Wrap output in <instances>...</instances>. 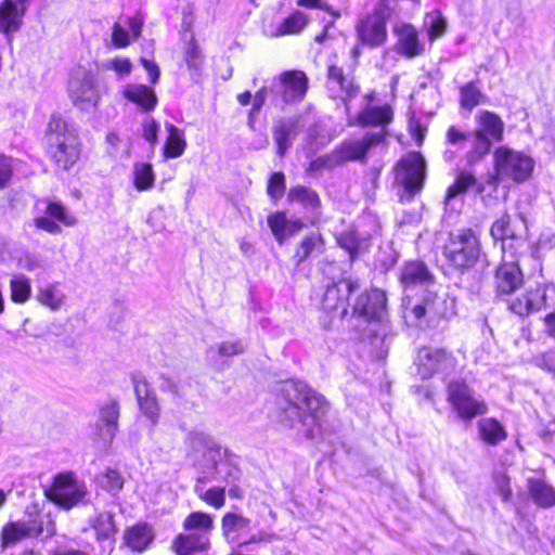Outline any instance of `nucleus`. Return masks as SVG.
<instances>
[{"mask_svg": "<svg viewBox=\"0 0 555 555\" xmlns=\"http://www.w3.org/2000/svg\"><path fill=\"white\" fill-rule=\"evenodd\" d=\"M165 127L168 132V137L164 146V156L166 158H176L181 156L186 147V141L183 138L182 131L170 122H167Z\"/></svg>", "mask_w": 555, "mask_h": 555, "instance_id": "72a5a7b5", "label": "nucleus"}, {"mask_svg": "<svg viewBox=\"0 0 555 555\" xmlns=\"http://www.w3.org/2000/svg\"><path fill=\"white\" fill-rule=\"evenodd\" d=\"M532 361L537 366L555 373V349L533 357Z\"/></svg>", "mask_w": 555, "mask_h": 555, "instance_id": "680f3d73", "label": "nucleus"}, {"mask_svg": "<svg viewBox=\"0 0 555 555\" xmlns=\"http://www.w3.org/2000/svg\"><path fill=\"white\" fill-rule=\"evenodd\" d=\"M327 85L331 90L337 86L347 98H353L357 94L358 87L353 85L351 79L345 76L343 68L331 65L327 69Z\"/></svg>", "mask_w": 555, "mask_h": 555, "instance_id": "e433bc0d", "label": "nucleus"}, {"mask_svg": "<svg viewBox=\"0 0 555 555\" xmlns=\"http://www.w3.org/2000/svg\"><path fill=\"white\" fill-rule=\"evenodd\" d=\"M183 529L196 533H208L214 529V518L203 512H192L183 520Z\"/></svg>", "mask_w": 555, "mask_h": 555, "instance_id": "4c0bfd02", "label": "nucleus"}, {"mask_svg": "<svg viewBox=\"0 0 555 555\" xmlns=\"http://www.w3.org/2000/svg\"><path fill=\"white\" fill-rule=\"evenodd\" d=\"M30 295L28 278L23 274L14 275L11 280V297L15 302H24Z\"/></svg>", "mask_w": 555, "mask_h": 555, "instance_id": "de8ad7c7", "label": "nucleus"}, {"mask_svg": "<svg viewBox=\"0 0 555 555\" xmlns=\"http://www.w3.org/2000/svg\"><path fill=\"white\" fill-rule=\"evenodd\" d=\"M393 119V111L389 105L373 106L366 105L358 115V122L362 127L383 126L390 124Z\"/></svg>", "mask_w": 555, "mask_h": 555, "instance_id": "cd10ccee", "label": "nucleus"}, {"mask_svg": "<svg viewBox=\"0 0 555 555\" xmlns=\"http://www.w3.org/2000/svg\"><path fill=\"white\" fill-rule=\"evenodd\" d=\"M288 199L302 205L308 211H310L312 217H318L320 215V197L315 191L309 188L302 185L292 188L288 192Z\"/></svg>", "mask_w": 555, "mask_h": 555, "instance_id": "c756f323", "label": "nucleus"}, {"mask_svg": "<svg viewBox=\"0 0 555 555\" xmlns=\"http://www.w3.org/2000/svg\"><path fill=\"white\" fill-rule=\"evenodd\" d=\"M185 62L189 66V68L192 69H199V66L202 64V54L199 48L192 43L188 47L185 52Z\"/></svg>", "mask_w": 555, "mask_h": 555, "instance_id": "0e129e2a", "label": "nucleus"}, {"mask_svg": "<svg viewBox=\"0 0 555 555\" xmlns=\"http://www.w3.org/2000/svg\"><path fill=\"white\" fill-rule=\"evenodd\" d=\"M159 388L162 391H167L172 395L175 399H180L182 397L181 388L178 383H176L171 377L162 375L160 376Z\"/></svg>", "mask_w": 555, "mask_h": 555, "instance_id": "774afa93", "label": "nucleus"}, {"mask_svg": "<svg viewBox=\"0 0 555 555\" xmlns=\"http://www.w3.org/2000/svg\"><path fill=\"white\" fill-rule=\"evenodd\" d=\"M268 88L285 104L300 102L308 89V77L301 70H286L274 78Z\"/></svg>", "mask_w": 555, "mask_h": 555, "instance_id": "9b49d317", "label": "nucleus"}, {"mask_svg": "<svg viewBox=\"0 0 555 555\" xmlns=\"http://www.w3.org/2000/svg\"><path fill=\"white\" fill-rule=\"evenodd\" d=\"M209 545L208 535L192 531L179 533L173 541V547L178 555H190L194 551H206Z\"/></svg>", "mask_w": 555, "mask_h": 555, "instance_id": "a878e982", "label": "nucleus"}, {"mask_svg": "<svg viewBox=\"0 0 555 555\" xmlns=\"http://www.w3.org/2000/svg\"><path fill=\"white\" fill-rule=\"evenodd\" d=\"M185 442L194 452L197 453L218 451L220 449L215 439L209 434L202 430L190 431L186 436Z\"/></svg>", "mask_w": 555, "mask_h": 555, "instance_id": "ea45409f", "label": "nucleus"}, {"mask_svg": "<svg viewBox=\"0 0 555 555\" xmlns=\"http://www.w3.org/2000/svg\"><path fill=\"white\" fill-rule=\"evenodd\" d=\"M526 229L527 222L524 214L520 212L516 217H513L509 214L504 212L492 223L490 234L494 240L504 242L507 238H520ZM502 249L505 251V243L502 244Z\"/></svg>", "mask_w": 555, "mask_h": 555, "instance_id": "6ab92c4d", "label": "nucleus"}, {"mask_svg": "<svg viewBox=\"0 0 555 555\" xmlns=\"http://www.w3.org/2000/svg\"><path fill=\"white\" fill-rule=\"evenodd\" d=\"M90 525L95 532V539L98 542L114 540V537L117 533L114 514L111 512L96 514L90 520Z\"/></svg>", "mask_w": 555, "mask_h": 555, "instance_id": "7c9ffc66", "label": "nucleus"}, {"mask_svg": "<svg viewBox=\"0 0 555 555\" xmlns=\"http://www.w3.org/2000/svg\"><path fill=\"white\" fill-rule=\"evenodd\" d=\"M307 24V16L297 11L287 18H285L282 24L276 29V36H283L287 34H296L299 33Z\"/></svg>", "mask_w": 555, "mask_h": 555, "instance_id": "a18cd8bd", "label": "nucleus"}, {"mask_svg": "<svg viewBox=\"0 0 555 555\" xmlns=\"http://www.w3.org/2000/svg\"><path fill=\"white\" fill-rule=\"evenodd\" d=\"M216 351L220 357H232L240 354L244 351V345L241 340H227L222 341L216 347H210L209 352Z\"/></svg>", "mask_w": 555, "mask_h": 555, "instance_id": "603ef678", "label": "nucleus"}, {"mask_svg": "<svg viewBox=\"0 0 555 555\" xmlns=\"http://www.w3.org/2000/svg\"><path fill=\"white\" fill-rule=\"evenodd\" d=\"M322 244L323 240L320 234L311 233L305 236L294 256L296 263L299 264L305 261Z\"/></svg>", "mask_w": 555, "mask_h": 555, "instance_id": "c03bdc74", "label": "nucleus"}, {"mask_svg": "<svg viewBox=\"0 0 555 555\" xmlns=\"http://www.w3.org/2000/svg\"><path fill=\"white\" fill-rule=\"evenodd\" d=\"M46 496L64 509H70L79 503H83L88 490L82 481H79L70 472L57 474L53 478L52 486L44 490Z\"/></svg>", "mask_w": 555, "mask_h": 555, "instance_id": "6e6552de", "label": "nucleus"}, {"mask_svg": "<svg viewBox=\"0 0 555 555\" xmlns=\"http://www.w3.org/2000/svg\"><path fill=\"white\" fill-rule=\"evenodd\" d=\"M267 221L279 244H283L286 238L299 231L302 227L299 220H288L284 211H276L269 215Z\"/></svg>", "mask_w": 555, "mask_h": 555, "instance_id": "393cba45", "label": "nucleus"}, {"mask_svg": "<svg viewBox=\"0 0 555 555\" xmlns=\"http://www.w3.org/2000/svg\"><path fill=\"white\" fill-rule=\"evenodd\" d=\"M477 180L473 172L460 170L454 182L447 189L446 204H449L456 196L466 193V191L476 185Z\"/></svg>", "mask_w": 555, "mask_h": 555, "instance_id": "58836bf2", "label": "nucleus"}, {"mask_svg": "<svg viewBox=\"0 0 555 555\" xmlns=\"http://www.w3.org/2000/svg\"><path fill=\"white\" fill-rule=\"evenodd\" d=\"M545 289L535 285L528 287L524 294L514 298L508 308L512 312L519 317H527L535 310H540L545 304Z\"/></svg>", "mask_w": 555, "mask_h": 555, "instance_id": "4be33fe9", "label": "nucleus"}, {"mask_svg": "<svg viewBox=\"0 0 555 555\" xmlns=\"http://www.w3.org/2000/svg\"><path fill=\"white\" fill-rule=\"evenodd\" d=\"M481 256V242L470 228L451 231L443 245V257L456 270L466 271L474 268Z\"/></svg>", "mask_w": 555, "mask_h": 555, "instance_id": "20e7f679", "label": "nucleus"}, {"mask_svg": "<svg viewBox=\"0 0 555 555\" xmlns=\"http://www.w3.org/2000/svg\"><path fill=\"white\" fill-rule=\"evenodd\" d=\"M69 96L75 106L81 111H90L95 107L99 100V91L94 78L86 70H78L68 83Z\"/></svg>", "mask_w": 555, "mask_h": 555, "instance_id": "f8f14e48", "label": "nucleus"}, {"mask_svg": "<svg viewBox=\"0 0 555 555\" xmlns=\"http://www.w3.org/2000/svg\"><path fill=\"white\" fill-rule=\"evenodd\" d=\"M385 292L374 288L360 295L353 306V313L366 320H380L386 310Z\"/></svg>", "mask_w": 555, "mask_h": 555, "instance_id": "aec40b11", "label": "nucleus"}, {"mask_svg": "<svg viewBox=\"0 0 555 555\" xmlns=\"http://www.w3.org/2000/svg\"><path fill=\"white\" fill-rule=\"evenodd\" d=\"M493 480L499 494L502 496L504 502H508L512 499L513 492L509 487V477L502 470L493 474Z\"/></svg>", "mask_w": 555, "mask_h": 555, "instance_id": "4d7b16f0", "label": "nucleus"}, {"mask_svg": "<svg viewBox=\"0 0 555 555\" xmlns=\"http://www.w3.org/2000/svg\"><path fill=\"white\" fill-rule=\"evenodd\" d=\"M358 288V282L350 279L328 285L322 298V309L334 317L338 314L343 319L348 312V297Z\"/></svg>", "mask_w": 555, "mask_h": 555, "instance_id": "2eb2a0df", "label": "nucleus"}, {"mask_svg": "<svg viewBox=\"0 0 555 555\" xmlns=\"http://www.w3.org/2000/svg\"><path fill=\"white\" fill-rule=\"evenodd\" d=\"M269 92H270V89L268 87H262L254 95L253 106L248 113V126L250 128H254L255 117H256V115H258L261 107L263 106Z\"/></svg>", "mask_w": 555, "mask_h": 555, "instance_id": "13d9d810", "label": "nucleus"}, {"mask_svg": "<svg viewBox=\"0 0 555 555\" xmlns=\"http://www.w3.org/2000/svg\"><path fill=\"white\" fill-rule=\"evenodd\" d=\"M281 396L286 403L280 415L281 423L302 429L308 439H313L319 417L327 404L325 398L299 380L285 382Z\"/></svg>", "mask_w": 555, "mask_h": 555, "instance_id": "f257e3e1", "label": "nucleus"}, {"mask_svg": "<svg viewBox=\"0 0 555 555\" xmlns=\"http://www.w3.org/2000/svg\"><path fill=\"white\" fill-rule=\"evenodd\" d=\"M482 99L483 94L475 82L470 81L461 88L460 103L463 108L472 111L482 102Z\"/></svg>", "mask_w": 555, "mask_h": 555, "instance_id": "79ce46f5", "label": "nucleus"}, {"mask_svg": "<svg viewBox=\"0 0 555 555\" xmlns=\"http://www.w3.org/2000/svg\"><path fill=\"white\" fill-rule=\"evenodd\" d=\"M388 14L385 8H375L371 14L359 21L357 33L360 41L371 47L383 44L387 39L386 23Z\"/></svg>", "mask_w": 555, "mask_h": 555, "instance_id": "ddd939ff", "label": "nucleus"}, {"mask_svg": "<svg viewBox=\"0 0 555 555\" xmlns=\"http://www.w3.org/2000/svg\"><path fill=\"white\" fill-rule=\"evenodd\" d=\"M285 191V176L282 172H274L268 183L267 193L273 199H280Z\"/></svg>", "mask_w": 555, "mask_h": 555, "instance_id": "5fc2aeb1", "label": "nucleus"}, {"mask_svg": "<svg viewBox=\"0 0 555 555\" xmlns=\"http://www.w3.org/2000/svg\"><path fill=\"white\" fill-rule=\"evenodd\" d=\"M120 404L111 399L99 409V417L95 424V435L105 444H111L119 429Z\"/></svg>", "mask_w": 555, "mask_h": 555, "instance_id": "f3484780", "label": "nucleus"}, {"mask_svg": "<svg viewBox=\"0 0 555 555\" xmlns=\"http://www.w3.org/2000/svg\"><path fill=\"white\" fill-rule=\"evenodd\" d=\"M426 177V163L420 152H410L402 156L395 167V180L403 186L409 196L423 189Z\"/></svg>", "mask_w": 555, "mask_h": 555, "instance_id": "1a4fd4ad", "label": "nucleus"}, {"mask_svg": "<svg viewBox=\"0 0 555 555\" xmlns=\"http://www.w3.org/2000/svg\"><path fill=\"white\" fill-rule=\"evenodd\" d=\"M112 42L117 48H125L130 43L128 31L118 23L113 26Z\"/></svg>", "mask_w": 555, "mask_h": 555, "instance_id": "69168bd1", "label": "nucleus"}, {"mask_svg": "<svg viewBox=\"0 0 555 555\" xmlns=\"http://www.w3.org/2000/svg\"><path fill=\"white\" fill-rule=\"evenodd\" d=\"M47 214L65 225H74L76 223V219L67 215L66 208L60 203H50L47 207Z\"/></svg>", "mask_w": 555, "mask_h": 555, "instance_id": "bf43d9fd", "label": "nucleus"}, {"mask_svg": "<svg viewBox=\"0 0 555 555\" xmlns=\"http://www.w3.org/2000/svg\"><path fill=\"white\" fill-rule=\"evenodd\" d=\"M533 166V159L527 154L501 146L494 152L495 177L492 180L524 182L530 178Z\"/></svg>", "mask_w": 555, "mask_h": 555, "instance_id": "423d86ee", "label": "nucleus"}, {"mask_svg": "<svg viewBox=\"0 0 555 555\" xmlns=\"http://www.w3.org/2000/svg\"><path fill=\"white\" fill-rule=\"evenodd\" d=\"M159 128V124L152 117L145 118L142 122V135L152 146L157 143Z\"/></svg>", "mask_w": 555, "mask_h": 555, "instance_id": "052dcab7", "label": "nucleus"}, {"mask_svg": "<svg viewBox=\"0 0 555 555\" xmlns=\"http://www.w3.org/2000/svg\"><path fill=\"white\" fill-rule=\"evenodd\" d=\"M405 317L415 321L425 320L430 326H438L440 321H449L456 314V300L446 291L425 288L420 295H405L402 299Z\"/></svg>", "mask_w": 555, "mask_h": 555, "instance_id": "f03ea898", "label": "nucleus"}, {"mask_svg": "<svg viewBox=\"0 0 555 555\" xmlns=\"http://www.w3.org/2000/svg\"><path fill=\"white\" fill-rule=\"evenodd\" d=\"M386 131L366 132L362 139L346 140L335 149L338 162L343 165L346 162H366L370 149L385 139Z\"/></svg>", "mask_w": 555, "mask_h": 555, "instance_id": "4468645a", "label": "nucleus"}, {"mask_svg": "<svg viewBox=\"0 0 555 555\" xmlns=\"http://www.w3.org/2000/svg\"><path fill=\"white\" fill-rule=\"evenodd\" d=\"M448 400L457 415L465 421L482 415L488 410L482 398L475 396L470 387L463 380H452L449 383Z\"/></svg>", "mask_w": 555, "mask_h": 555, "instance_id": "9d476101", "label": "nucleus"}, {"mask_svg": "<svg viewBox=\"0 0 555 555\" xmlns=\"http://www.w3.org/2000/svg\"><path fill=\"white\" fill-rule=\"evenodd\" d=\"M153 539L152 528L147 524H137L127 528L124 540L127 546L133 551H143Z\"/></svg>", "mask_w": 555, "mask_h": 555, "instance_id": "c85d7f7f", "label": "nucleus"}, {"mask_svg": "<svg viewBox=\"0 0 555 555\" xmlns=\"http://www.w3.org/2000/svg\"><path fill=\"white\" fill-rule=\"evenodd\" d=\"M12 164L11 159L4 156H0V189L8 186L12 177Z\"/></svg>", "mask_w": 555, "mask_h": 555, "instance_id": "338daca9", "label": "nucleus"}, {"mask_svg": "<svg viewBox=\"0 0 555 555\" xmlns=\"http://www.w3.org/2000/svg\"><path fill=\"white\" fill-rule=\"evenodd\" d=\"M524 283V274L516 261H504L495 270L494 284L499 295L514 293Z\"/></svg>", "mask_w": 555, "mask_h": 555, "instance_id": "412c9836", "label": "nucleus"}, {"mask_svg": "<svg viewBox=\"0 0 555 555\" xmlns=\"http://www.w3.org/2000/svg\"><path fill=\"white\" fill-rule=\"evenodd\" d=\"M25 0H4L0 5V31L7 37L20 29L25 13Z\"/></svg>", "mask_w": 555, "mask_h": 555, "instance_id": "5701e85b", "label": "nucleus"}, {"mask_svg": "<svg viewBox=\"0 0 555 555\" xmlns=\"http://www.w3.org/2000/svg\"><path fill=\"white\" fill-rule=\"evenodd\" d=\"M250 519L236 513H225L221 519V530L227 539L233 540L234 533L249 528Z\"/></svg>", "mask_w": 555, "mask_h": 555, "instance_id": "a19ab883", "label": "nucleus"}, {"mask_svg": "<svg viewBox=\"0 0 555 555\" xmlns=\"http://www.w3.org/2000/svg\"><path fill=\"white\" fill-rule=\"evenodd\" d=\"M64 297V294L55 285L40 288L37 294L38 301L52 310H57L62 306Z\"/></svg>", "mask_w": 555, "mask_h": 555, "instance_id": "37998d69", "label": "nucleus"}, {"mask_svg": "<svg viewBox=\"0 0 555 555\" xmlns=\"http://www.w3.org/2000/svg\"><path fill=\"white\" fill-rule=\"evenodd\" d=\"M199 498L207 504L219 509L225 504V489L222 487H214L208 489L204 494H201Z\"/></svg>", "mask_w": 555, "mask_h": 555, "instance_id": "6e6d98bb", "label": "nucleus"}, {"mask_svg": "<svg viewBox=\"0 0 555 555\" xmlns=\"http://www.w3.org/2000/svg\"><path fill=\"white\" fill-rule=\"evenodd\" d=\"M337 166H340V164L338 162L336 151L334 150L330 154L319 156L315 159L311 160L309 164V170L319 171L322 169H333Z\"/></svg>", "mask_w": 555, "mask_h": 555, "instance_id": "864d4df0", "label": "nucleus"}, {"mask_svg": "<svg viewBox=\"0 0 555 555\" xmlns=\"http://www.w3.org/2000/svg\"><path fill=\"white\" fill-rule=\"evenodd\" d=\"M154 184V173L150 164L134 166V185L138 190H147Z\"/></svg>", "mask_w": 555, "mask_h": 555, "instance_id": "8fccbe9b", "label": "nucleus"}, {"mask_svg": "<svg viewBox=\"0 0 555 555\" xmlns=\"http://www.w3.org/2000/svg\"><path fill=\"white\" fill-rule=\"evenodd\" d=\"M528 490L535 504L542 507L555 505V490L540 479H529Z\"/></svg>", "mask_w": 555, "mask_h": 555, "instance_id": "473e14b6", "label": "nucleus"}, {"mask_svg": "<svg viewBox=\"0 0 555 555\" xmlns=\"http://www.w3.org/2000/svg\"><path fill=\"white\" fill-rule=\"evenodd\" d=\"M276 539V534L273 532L259 530L258 532L251 534L248 539L238 541L237 544L240 546H245L249 544H256V543H271Z\"/></svg>", "mask_w": 555, "mask_h": 555, "instance_id": "e2e57ef3", "label": "nucleus"}, {"mask_svg": "<svg viewBox=\"0 0 555 555\" xmlns=\"http://www.w3.org/2000/svg\"><path fill=\"white\" fill-rule=\"evenodd\" d=\"M339 247L348 251L350 260L353 261L369 246L367 238L361 237L353 230L346 231L337 237Z\"/></svg>", "mask_w": 555, "mask_h": 555, "instance_id": "f704fd0d", "label": "nucleus"}, {"mask_svg": "<svg viewBox=\"0 0 555 555\" xmlns=\"http://www.w3.org/2000/svg\"><path fill=\"white\" fill-rule=\"evenodd\" d=\"M479 438L492 446L498 444L506 438L503 426L494 418H481L478 422Z\"/></svg>", "mask_w": 555, "mask_h": 555, "instance_id": "c9c22d12", "label": "nucleus"}, {"mask_svg": "<svg viewBox=\"0 0 555 555\" xmlns=\"http://www.w3.org/2000/svg\"><path fill=\"white\" fill-rule=\"evenodd\" d=\"M476 121V129L472 133V147L465 156L469 166L480 162L490 152L492 142L502 140L504 132L503 120L492 112H479Z\"/></svg>", "mask_w": 555, "mask_h": 555, "instance_id": "39448f33", "label": "nucleus"}, {"mask_svg": "<svg viewBox=\"0 0 555 555\" xmlns=\"http://www.w3.org/2000/svg\"><path fill=\"white\" fill-rule=\"evenodd\" d=\"M55 531V522L52 519L44 521L39 514L34 518L30 517L28 520L10 521L3 526L0 532L1 547H10L26 538L40 537L42 534H46L48 539L53 537Z\"/></svg>", "mask_w": 555, "mask_h": 555, "instance_id": "0eeeda50", "label": "nucleus"}, {"mask_svg": "<svg viewBox=\"0 0 555 555\" xmlns=\"http://www.w3.org/2000/svg\"><path fill=\"white\" fill-rule=\"evenodd\" d=\"M125 96L141 106L145 111H151L157 104V96L154 90L144 85H132L125 90Z\"/></svg>", "mask_w": 555, "mask_h": 555, "instance_id": "2f4dec72", "label": "nucleus"}, {"mask_svg": "<svg viewBox=\"0 0 555 555\" xmlns=\"http://www.w3.org/2000/svg\"><path fill=\"white\" fill-rule=\"evenodd\" d=\"M415 363L418 374L423 378H428L437 371L453 366L454 359L443 348L422 347L417 352Z\"/></svg>", "mask_w": 555, "mask_h": 555, "instance_id": "dca6fc26", "label": "nucleus"}, {"mask_svg": "<svg viewBox=\"0 0 555 555\" xmlns=\"http://www.w3.org/2000/svg\"><path fill=\"white\" fill-rule=\"evenodd\" d=\"M398 35L399 51L408 57L422 54L423 47L418 42L417 31L410 24H402L395 28Z\"/></svg>", "mask_w": 555, "mask_h": 555, "instance_id": "bb28decb", "label": "nucleus"}, {"mask_svg": "<svg viewBox=\"0 0 555 555\" xmlns=\"http://www.w3.org/2000/svg\"><path fill=\"white\" fill-rule=\"evenodd\" d=\"M434 275L423 261L414 260L404 263L400 272V282L405 289L414 286L429 288Z\"/></svg>", "mask_w": 555, "mask_h": 555, "instance_id": "b1692460", "label": "nucleus"}, {"mask_svg": "<svg viewBox=\"0 0 555 555\" xmlns=\"http://www.w3.org/2000/svg\"><path fill=\"white\" fill-rule=\"evenodd\" d=\"M99 481L102 488L114 495L122 489L125 483L122 475L118 470L112 468H107L105 473L99 477Z\"/></svg>", "mask_w": 555, "mask_h": 555, "instance_id": "49530a36", "label": "nucleus"}, {"mask_svg": "<svg viewBox=\"0 0 555 555\" xmlns=\"http://www.w3.org/2000/svg\"><path fill=\"white\" fill-rule=\"evenodd\" d=\"M424 24L431 40L441 37L447 29V21L438 11L427 14Z\"/></svg>", "mask_w": 555, "mask_h": 555, "instance_id": "09e8293b", "label": "nucleus"}, {"mask_svg": "<svg viewBox=\"0 0 555 555\" xmlns=\"http://www.w3.org/2000/svg\"><path fill=\"white\" fill-rule=\"evenodd\" d=\"M300 119V116H293L280 117L274 120L272 135L276 144V154L279 156L282 157L285 155L301 131Z\"/></svg>", "mask_w": 555, "mask_h": 555, "instance_id": "a211bd4d", "label": "nucleus"}, {"mask_svg": "<svg viewBox=\"0 0 555 555\" xmlns=\"http://www.w3.org/2000/svg\"><path fill=\"white\" fill-rule=\"evenodd\" d=\"M48 153L56 166L68 170L80 156L78 135L60 115H52L47 127Z\"/></svg>", "mask_w": 555, "mask_h": 555, "instance_id": "7ed1b4c3", "label": "nucleus"}, {"mask_svg": "<svg viewBox=\"0 0 555 555\" xmlns=\"http://www.w3.org/2000/svg\"><path fill=\"white\" fill-rule=\"evenodd\" d=\"M141 412L151 421L153 425H156L159 418V404L156 395L145 397L138 401Z\"/></svg>", "mask_w": 555, "mask_h": 555, "instance_id": "3c124183", "label": "nucleus"}]
</instances>
